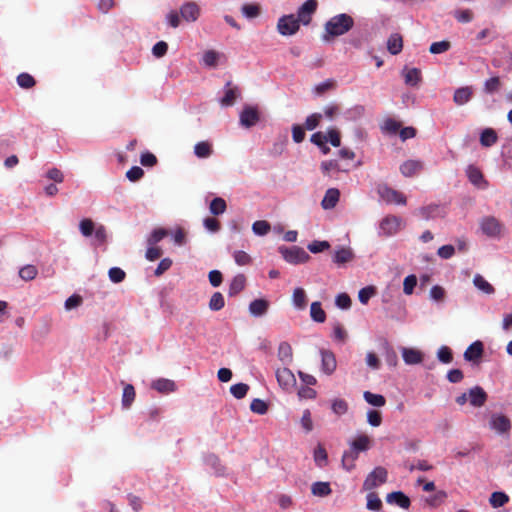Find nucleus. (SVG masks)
<instances>
[{
    "mask_svg": "<svg viewBox=\"0 0 512 512\" xmlns=\"http://www.w3.org/2000/svg\"><path fill=\"white\" fill-rule=\"evenodd\" d=\"M181 17L188 22H195L200 14L199 7L194 2H187L180 7Z\"/></svg>",
    "mask_w": 512,
    "mask_h": 512,
    "instance_id": "f3484780",
    "label": "nucleus"
},
{
    "mask_svg": "<svg viewBox=\"0 0 512 512\" xmlns=\"http://www.w3.org/2000/svg\"><path fill=\"white\" fill-rule=\"evenodd\" d=\"M318 7L317 0H306L297 10V19L303 25H308L311 22L312 15L316 12Z\"/></svg>",
    "mask_w": 512,
    "mask_h": 512,
    "instance_id": "1a4fd4ad",
    "label": "nucleus"
},
{
    "mask_svg": "<svg viewBox=\"0 0 512 512\" xmlns=\"http://www.w3.org/2000/svg\"><path fill=\"white\" fill-rule=\"evenodd\" d=\"M227 208L226 201L221 197L214 198L210 203V212L213 215H221Z\"/></svg>",
    "mask_w": 512,
    "mask_h": 512,
    "instance_id": "c03bdc74",
    "label": "nucleus"
},
{
    "mask_svg": "<svg viewBox=\"0 0 512 512\" xmlns=\"http://www.w3.org/2000/svg\"><path fill=\"white\" fill-rule=\"evenodd\" d=\"M248 390H249V386L245 383H237L230 387V393L236 399L244 398L246 396Z\"/></svg>",
    "mask_w": 512,
    "mask_h": 512,
    "instance_id": "603ef678",
    "label": "nucleus"
},
{
    "mask_svg": "<svg viewBox=\"0 0 512 512\" xmlns=\"http://www.w3.org/2000/svg\"><path fill=\"white\" fill-rule=\"evenodd\" d=\"M246 284V278L243 274H237L229 285L228 294L229 296H235L240 293Z\"/></svg>",
    "mask_w": 512,
    "mask_h": 512,
    "instance_id": "2f4dec72",
    "label": "nucleus"
},
{
    "mask_svg": "<svg viewBox=\"0 0 512 512\" xmlns=\"http://www.w3.org/2000/svg\"><path fill=\"white\" fill-rule=\"evenodd\" d=\"M327 452L321 445L314 450V460L317 466L324 467L327 464Z\"/></svg>",
    "mask_w": 512,
    "mask_h": 512,
    "instance_id": "6e6d98bb",
    "label": "nucleus"
},
{
    "mask_svg": "<svg viewBox=\"0 0 512 512\" xmlns=\"http://www.w3.org/2000/svg\"><path fill=\"white\" fill-rule=\"evenodd\" d=\"M329 248L330 243L326 240H314L307 245V249L313 254L321 253Z\"/></svg>",
    "mask_w": 512,
    "mask_h": 512,
    "instance_id": "a18cd8bd",
    "label": "nucleus"
},
{
    "mask_svg": "<svg viewBox=\"0 0 512 512\" xmlns=\"http://www.w3.org/2000/svg\"><path fill=\"white\" fill-rule=\"evenodd\" d=\"M339 197H340V192L338 189L329 188L325 192V195L321 201L322 208L325 210L333 209L337 205V203L339 201Z\"/></svg>",
    "mask_w": 512,
    "mask_h": 512,
    "instance_id": "4be33fe9",
    "label": "nucleus"
},
{
    "mask_svg": "<svg viewBox=\"0 0 512 512\" xmlns=\"http://www.w3.org/2000/svg\"><path fill=\"white\" fill-rule=\"evenodd\" d=\"M450 47V42L446 40L433 42L429 47V52L431 54H441L447 52L450 49Z\"/></svg>",
    "mask_w": 512,
    "mask_h": 512,
    "instance_id": "864d4df0",
    "label": "nucleus"
},
{
    "mask_svg": "<svg viewBox=\"0 0 512 512\" xmlns=\"http://www.w3.org/2000/svg\"><path fill=\"white\" fill-rule=\"evenodd\" d=\"M469 402L474 407H481L487 400V394L480 386L471 388L468 392Z\"/></svg>",
    "mask_w": 512,
    "mask_h": 512,
    "instance_id": "a211bd4d",
    "label": "nucleus"
},
{
    "mask_svg": "<svg viewBox=\"0 0 512 512\" xmlns=\"http://www.w3.org/2000/svg\"><path fill=\"white\" fill-rule=\"evenodd\" d=\"M37 273V268L34 265H26L19 270V276L25 281L33 280Z\"/></svg>",
    "mask_w": 512,
    "mask_h": 512,
    "instance_id": "5fc2aeb1",
    "label": "nucleus"
},
{
    "mask_svg": "<svg viewBox=\"0 0 512 512\" xmlns=\"http://www.w3.org/2000/svg\"><path fill=\"white\" fill-rule=\"evenodd\" d=\"M322 119V114L320 113H313L309 115L305 120V129L312 131L316 129L320 123V120Z\"/></svg>",
    "mask_w": 512,
    "mask_h": 512,
    "instance_id": "338daca9",
    "label": "nucleus"
},
{
    "mask_svg": "<svg viewBox=\"0 0 512 512\" xmlns=\"http://www.w3.org/2000/svg\"><path fill=\"white\" fill-rule=\"evenodd\" d=\"M135 399V389L133 385L127 384L123 389L122 395V406L123 408H129Z\"/></svg>",
    "mask_w": 512,
    "mask_h": 512,
    "instance_id": "a19ab883",
    "label": "nucleus"
},
{
    "mask_svg": "<svg viewBox=\"0 0 512 512\" xmlns=\"http://www.w3.org/2000/svg\"><path fill=\"white\" fill-rule=\"evenodd\" d=\"M230 84L231 82L226 83L225 87L227 89L225 90L224 96L220 99V104L224 107L232 106L237 97L240 96V92L237 87L228 88Z\"/></svg>",
    "mask_w": 512,
    "mask_h": 512,
    "instance_id": "bb28decb",
    "label": "nucleus"
},
{
    "mask_svg": "<svg viewBox=\"0 0 512 512\" xmlns=\"http://www.w3.org/2000/svg\"><path fill=\"white\" fill-rule=\"evenodd\" d=\"M167 231L164 228H157L152 231L150 236L147 239L148 245H156L160 242L164 237H166Z\"/></svg>",
    "mask_w": 512,
    "mask_h": 512,
    "instance_id": "e2e57ef3",
    "label": "nucleus"
},
{
    "mask_svg": "<svg viewBox=\"0 0 512 512\" xmlns=\"http://www.w3.org/2000/svg\"><path fill=\"white\" fill-rule=\"evenodd\" d=\"M437 358L443 364H449L453 361L452 350L448 346H441L437 351Z\"/></svg>",
    "mask_w": 512,
    "mask_h": 512,
    "instance_id": "09e8293b",
    "label": "nucleus"
},
{
    "mask_svg": "<svg viewBox=\"0 0 512 512\" xmlns=\"http://www.w3.org/2000/svg\"><path fill=\"white\" fill-rule=\"evenodd\" d=\"M483 350V343L481 341H475L471 345H469L466 351L464 352V359L469 362H475L479 358H481Z\"/></svg>",
    "mask_w": 512,
    "mask_h": 512,
    "instance_id": "412c9836",
    "label": "nucleus"
},
{
    "mask_svg": "<svg viewBox=\"0 0 512 512\" xmlns=\"http://www.w3.org/2000/svg\"><path fill=\"white\" fill-rule=\"evenodd\" d=\"M474 286L487 295L494 294L495 288L480 274H476L473 278Z\"/></svg>",
    "mask_w": 512,
    "mask_h": 512,
    "instance_id": "72a5a7b5",
    "label": "nucleus"
},
{
    "mask_svg": "<svg viewBox=\"0 0 512 512\" xmlns=\"http://www.w3.org/2000/svg\"><path fill=\"white\" fill-rule=\"evenodd\" d=\"M278 252L287 263L292 265L307 263L311 259L310 255L299 246H280Z\"/></svg>",
    "mask_w": 512,
    "mask_h": 512,
    "instance_id": "7ed1b4c3",
    "label": "nucleus"
},
{
    "mask_svg": "<svg viewBox=\"0 0 512 512\" xmlns=\"http://www.w3.org/2000/svg\"><path fill=\"white\" fill-rule=\"evenodd\" d=\"M79 229L83 236L89 237L95 231L94 222L91 219H83L79 223Z\"/></svg>",
    "mask_w": 512,
    "mask_h": 512,
    "instance_id": "bf43d9fd",
    "label": "nucleus"
},
{
    "mask_svg": "<svg viewBox=\"0 0 512 512\" xmlns=\"http://www.w3.org/2000/svg\"><path fill=\"white\" fill-rule=\"evenodd\" d=\"M354 19L347 13H340L324 24V32L321 35V40L325 43H329L335 38L342 36L349 32L354 27Z\"/></svg>",
    "mask_w": 512,
    "mask_h": 512,
    "instance_id": "f257e3e1",
    "label": "nucleus"
},
{
    "mask_svg": "<svg viewBox=\"0 0 512 512\" xmlns=\"http://www.w3.org/2000/svg\"><path fill=\"white\" fill-rule=\"evenodd\" d=\"M225 306L224 296L220 292H215L210 298L209 308L212 311H219Z\"/></svg>",
    "mask_w": 512,
    "mask_h": 512,
    "instance_id": "49530a36",
    "label": "nucleus"
},
{
    "mask_svg": "<svg viewBox=\"0 0 512 512\" xmlns=\"http://www.w3.org/2000/svg\"><path fill=\"white\" fill-rule=\"evenodd\" d=\"M300 28V21L295 15H283L277 23L278 32L283 36L294 35Z\"/></svg>",
    "mask_w": 512,
    "mask_h": 512,
    "instance_id": "423d86ee",
    "label": "nucleus"
},
{
    "mask_svg": "<svg viewBox=\"0 0 512 512\" xmlns=\"http://www.w3.org/2000/svg\"><path fill=\"white\" fill-rule=\"evenodd\" d=\"M219 53L215 50H208L203 54L202 63L206 67L215 68L218 64Z\"/></svg>",
    "mask_w": 512,
    "mask_h": 512,
    "instance_id": "79ce46f5",
    "label": "nucleus"
},
{
    "mask_svg": "<svg viewBox=\"0 0 512 512\" xmlns=\"http://www.w3.org/2000/svg\"><path fill=\"white\" fill-rule=\"evenodd\" d=\"M35 79L28 73H21L17 76V84L24 89L32 88L35 85Z\"/></svg>",
    "mask_w": 512,
    "mask_h": 512,
    "instance_id": "13d9d810",
    "label": "nucleus"
},
{
    "mask_svg": "<svg viewBox=\"0 0 512 512\" xmlns=\"http://www.w3.org/2000/svg\"><path fill=\"white\" fill-rule=\"evenodd\" d=\"M108 277L113 283H121L126 277V273L119 267H112L108 271Z\"/></svg>",
    "mask_w": 512,
    "mask_h": 512,
    "instance_id": "052dcab7",
    "label": "nucleus"
},
{
    "mask_svg": "<svg viewBox=\"0 0 512 512\" xmlns=\"http://www.w3.org/2000/svg\"><path fill=\"white\" fill-rule=\"evenodd\" d=\"M422 167L421 162L415 160H407L400 166V171L403 176L411 177L416 174Z\"/></svg>",
    "mask_w": 512,
    "mask_h": 512,
    "instance_id": "473e14b6",
    "label": "nucleus"
},
{
    "mask_svg": "<svg viewBox=\"0 0 512 512\" xmlns=\"http://www.w3.org/2000/svg\"><path fill=\"white\" fill-rule=\"evenodd\" d=\"M366 507L371 511H379L382 507V502L376 493L370 492L367 495Z\"/></svg>",
    "mask_w": 512,
    "mask_h": 512,
    "instance_id": "4d7b16f0",
    "label": "nucleus"
},
{
    "mask_svg": "<svg viewBox=\"0 0 512 512\" xmlns=\"http://www.w3.org/2000/svg\"><path fill=\"white\" fill-rule=\"evenodd\" d=\"M363 397L368 404L374 407H383L386 404V399L381 394H374L370 391H365Z\"/></svg>",
    "mask_w": 512,
    "mask_h": 512,
    "instance_id": "4c0bfd02",
    "label": "nucleus"
},
{
    "mask_svg": "<svg viewBox=\"0 0 512 512\" xmlns=\"http://www.w3.org/2000/svg\"><path fill=\"white\" fill-rule=\"evenodd\" d=\"M387 477V470L382 466H378L367 475L363 483V489L366 491L372 490L377 486L384 484L387 481Z\"/></svg>",
    "mask_w": 512,
    "mask_h": 512,
    "instance_id": "39448f33",
    "label": "nucleus"
},
{
    "mask_svg": "<svg viewBox=\"0 0 512 512\" xmlns=\"http://www.w3.org/2000/svg\"><path fill=\"white\" fill-rule=\"evenodd\" d=\"M293 305L297 309H304L306 307V293L302 288H296L292 295Z\"/></svg>",
    "mask_w": 512,
    "mask_h": 512,
    "instance_id": "ea45409f",
    "label": "nucleus"
},
{
    "mask_svg": "<svg viewBox=\"0 0 512 512\" xmlns=\"http://www.w3.org/2000/svg\"><path fill=\"white\" fill-rule=\"evenodd\" d=\"M270 224L265 220H258L252 224V231L258 236H264L270 231Z\"/></svg>",
    "mask_w": 512,
    "mask_h": 512,
    "instance_id": "8fccbe9b",
    "label": "nucleus"
},
{
    "mask_svg": "<svg viewBox=\"0 0 512 512\" xmlns=\"http://www.w3.org/2000/svg\"><path fill=\"white\" fill-rule=\"evenodd\" d=\"M240 124L245 128L253 127L260 120L259 112L256 107L244 106L239 116Z\"/></svg>",
    "mask_w": 512,
    "mask_h": 512,
    "instance_id": "9b49d317",
    "label": "nucleus"
},
{
    "mask_svg": "<svg viewBox=\"0 0 512 512\" xmlns=\"http://www.w3.org/2000/svg\"><path fill=\"white\" fill-rule=\"evenodd\" d=\"M250 409L252 412L256 414L264 415L268 411V405L264 400L255 398L252 400L250 404Z\"/></svg>",
    "mask_w": 512,
    "mask_h": 512,
    "instance_id": "3c124183",
    "label": "nucleus"
},
{
    "mask_svg": "<svg viewBox=\"0 0 512 512\" xmlns=\"http://www.w3.org/2000/svg\"><path fill=\"white\" fill-rule=\"evenodd\" d=\"M310 316L313 321L323 323L326 320V313L322 309L321 303L315 301L310 306Z\"/></svg>",
    "mask_w": 512,
    "mask_h": 512,
    "instance_id": "c9c22d12",
    "label": "nucleus"
},
{
    "mask_svg": "<svg viewBox=\"0 0 512 512\" xmlns=\"http://www.w3.org/2000/svg\"><path fill=\"white\" fill-rule=\"evenodd\" d=\"M480 228L486 236L490 238H499L503 227L495 217L487 216L481 220Z\"/></svg>",
    "mask_w": 512,
    "mask_h": 512,
    "instance_id": "0eeeda50",
    "label": "nucleus"
},
{
    "mask_svg": "<svg viewBox=\"0 0 512 512\" xmlns=\"http://www.w3.org/2000/svg\"><path fill=\"white\" fill-rule=\"evenodd\" d=\"M241 11L242 14L248 19L255 18L260 14V8L256 4H244L241 8Z\"/></svg>",
    "mask_w": 512,
    "mask_h": 512,
    "instance_id": "0e129e2a",
    "label": "nucleus"
},
{
    "mask_svg": "<svg viewBox=\"0 0 512 512\" xmlns=\"http://www.w3.org/2000/svg\"><path fill=\"white\" fill-rule=\"evenodd\" d=\"M379 197L388 204H406V197L399 191L392 189L387 184H379L376 188Z\"/></svg>",
    "mask_w": 512,
    "mask_h": 512,
    "instance_id": "20e7f679",
    "label": "nucleus"
},
{
    "mask_svg": "<svg viewBox=\"0 0 512 512\" xmlns=\"http://www.w3.org/2000/svg\"><path fill=\"white\" fill-rule=\"evenodd\" d=\"M336 87V82L333 79H327L314 87V93L318 96L323 95L329 90H333Z\"/></svg>",
    "mask_w": 512,
    "mask_h": 512,
    "instance_id": "de8ad7c7",
    "label": "nucleus"
},
{
    "mask_svg": "<svg viewBox=\"0 0 512 512\" xmlns=\"http://www.w3.org/2000/svg\"><path fill=\"white\" fill-rule=\"evenodd\" d=\"M473 96V90L469 86L460 87L455 90L453 101L456 105L462 106L467 104Z\"/></svg>",
    "mask_w": 512,
    "mask_h": 512,
    "instance_id": "b1692460",
    "label": "nucleus"
},
{
    "mask_svg": "<svg viewBox=\"0 0 512 512\" xmlns=\"http://www.w3.org/2000/svg\"><path fill=\"white\" fill-rule=\"evenodd\" d=\"M204 462L205 464L210 467L213 472L220 476V475H223L224 472H225V468L224 466L221 464L220 462V459L217 455L213 454V453H210V454H207L205 457H204Z\"/></svg>",
    "mask_w": 512,
    "mask_h": 512,
    "instance_id": "cd10ccee",
    "label": "nucleus"
},
{
    "mask_svg": "<svg viewBox=\"0 0 512 512\" xmlns=\"http://www.w3.org/2000/svg\"><path fill=\"white\" fill-rule=\"evenodd\" d=\"M311 492L314 496L325 497L331 494L332 490L328 482H315L312 484Z\"/></svg>",
    "mask_w": 512,
    "mask_h": 512,
    "instance_id": "e433bc0d",
    "label": "nucleus"
},
{
    "mask_svg": "<svg viewBox=\"0 0 512 512\" xmlns=\"http://www.w3.org/2000/svg\"><path fill=\"white\" fill-rule=\"evenodd\" d=\"M498 140L496 131L492 128H485L480 134V144L483 147H491Z\"/></svg>",
    "mask_w": 512,
    "mask_h": 512,
    "instance_id": "7c9ffc66",
    "label": "nucleus"
},
{
    "mask_svg": "<svg viewBox=\"0 0 512 512\" xmlns=\"http://www.w3.org/2000/svg\"><path fill=\"white\" fill-rule=\"evenodd\" d=\"M213 153L212 144L208 141H201L194 146V155L199 159H207Z\"/></svg>",
    "mask_w": 512,
    "mask_h": 512,
    "instance_id": "c756f323",
    "label": "nucleus"
},
{
    "mask_svg": "<svg viewBox=\"0 0 512 512\" xmlns=\"http://www.w3.org/2000/svg\"><path fill=\"white\" fill-rule=\"evenodd\" d=\"M370 448V438L367 435H359L350 442L349 450L344 451L342 455V466L347 471H351L361 452H365Z\"/></svg>",
    "mask_w": 512,
    "mask_h": 512,
    "instance_id": "f03ea898",
    "label": "nucleus"
},
{
    "mask_svg": "<svg viewBox=\"0 0 512 512\" xmlns=\"http://www.w3.org/2000/svg\"><path fill=\"white\" fill-rule=\"evenodd\" d=\"M403 40L400 34L393 33L387 40V49L392 55H397L402 51Z\"/></svg>",
    "mask_w": 512,
    "mask_h": 512,
    "instance_id": "c85d7f7f",
    "label": "nucleus"
},
{
    "mask_svg": "<svg viewBox=\"0 0 512 512\" xmlns=\"http://www.w3.org/2000/svg\"><path fill=\"white\" fill-rule=\"evenodd\" d=\"M320 356H321V370L323 371V373H325L327 375H331L337 367L335 354L330 350L321 349Z\"/></svg>",
    "mask_w": 512,
    "mask_h": 512,
    "instance_id": "ddd939ff",
    "label": "nucleus"
},
{
    "mask_svg": "<svg viewBox=\"0 0 512 512\" xmlns=\"http://www.w3.org/2000/svg\"><path fill=\"white\" fill-rule=\"evenodd\" d=\"M453 15L455 19L460 23H469L473 19V14L469 9L455 10Z\"/></svg>",
    "mask_w": 512,
    "mask_h": 512,
    "instance_id": "774afa93",
    "label": "nucleus"
},
{
    "mask_svg": "<svg viewBox=\"0 0 512 512\" xmlns=\"http://www.w3.org/2000/svg\"><path fill=\"white\" fill-rule=\"evenodd\" d=\"M375 293H376L375 287H373V286L364 287L358 293L359 301L362 304H367L369 302V300L371 299V297L373 295H375Z\"/></svg>",
    "mask_w": 512,
    "mask_h": 512,
    "instance_id": "69168bd1",
    "label": "nucleus"
},
{
    "mask_svg": "<svg viewBox=\"0 0 512 512\" xmlns=\"http://www.w3.org/2000/svg\"><path fill=\"white\" fill-rule=\"evenodd\" d=\"M275 374L277 382L283 389L290 390L295 386L296 378L287 366L276 369Z\"/></svg>",
    "mask_w": 512,
    "mask_h": 512,
    "instance_id": "9d476101",
    "label": "nucleus"
},
{
    "mask_svg": "<svg viewBox=\"0 0 512 512\" xmlns=\"http://www.w3.org/2000/svg\"><path fill=\"white\" fill-rule=\"evenodd\" d=\"M151 387L159 393L168 394L176 390V384L173 380L159 378L152 382Z\"/></svg>",
    "mask_w": 512,
    "mask_h": 512,
    "instance_id": "a878e982",
    "label": "nucleus"
},
{
    "mask_svg": "<svg viewBox=\"0 0 512 512\" xmlns=\"http://www.w3.org/2000/svg\"><path fill=\"white\" fill-rule=\"evenodd\" d=\"M489 426L498 434H505L510 432L512 425L510 419L506 415L494 413L490 417Z\"/></svg>",
    "mask_w": 512,
    "mask_h": 512,
    "instance_id": "6e6552de",
    "label": "nucleus"
},
{
    "mask_svg": "<svg viewBox=\"0 0 512 512\" xmlns=\"http://www.w3.org/2000/svg\"><path fill=\"white\" fill-rule=\"evenodd\" d=\"M466 175L469 181L476 187L485 189L488 186L487 181L484 179L483 173L474 165H469L466 169Z\"/></svg>",
    "mask_w": 512,
    "mask_h": 512,
    "instance_id": "2eb2a0df",
    "label": "nucleus"
},
{
    "mask_svg": "<svg viewBox=\"0 0 512 512\" xmlns=\"http://www.w3.org/2000/svg\"><path fill=\"white\" fill-rule=\"evenodd\" d=\"M269 307L270 303L268 300L259 298L250 302L248 311L251 316L259 318L267 314Z\"/></svg>",
    "mask_w": 512,
    "mask_h": 512,
    "instance_id": "4468645a",
    "label": "nucleus"
},
{
    "mask_svg": "<svg viewBox=\"0 0 512 512\" xmlns=\"http://www.w3.org/2000/svg\"><path fill=\"white\" fill-rule=\"evenodd\" d=\"M401 219L397 216H387L380 222L379 234L385 236L394 235L400 228Z\"/></svg>",
    "mask_w": 512,
    "mask_h": 512,
    "instance_id": "f8f14e48",
    "label": "nucleus"
},
{
    "mask_svg": "<svg viewBox=\"0 0 512 512\" xmlns=\"http://www.w3.org/2000/svg\"><path fill=\"white\" fill-rule=\"evenodd\" d=\"M489 501L494 508H498L504 506L509 501V497L504 492L496 491L491 494Z\"/></svg>",
    "mask_w": 512,
    "mask_h": 512,
    "instance_id": "37998d69",
    "label": "nucleus"
},
{
    "mask_svg": "<svg viewBox=\"0 0 512 512\" xmlns=\"http://www.w3.org/2000/svg\"><path fill=\"white\" fill-rule=\"evenodd\" d=\"M404 81L406 85L416 87L422 80L421 71L418 68H407L405 67L402 71Z\"/></svg>",
    "mask_w": 512,
    "mask_h": 512,
    "instance_id": "5701e85b",
    "label": "nucleus"
},
{
    "mask_svg": "<svg viewBox=\"0 0 512 512\" xmlns=\"http://www.w3.org/2000/svg\"><path fill=\"white\" fill-rule=\"evenodd\" d=\"M383 349H384V355H385V360H386L387 364L390 367H395L398 363V357H397L395 350L387 341H384Z\"/></svg>",
    "mask_w": 512,
    "mask_h": 512,
    "instance_id": "58836bf2",
    "label": "nucleus"
},
{
    "mask_svg": "<svg viewBox=\"0 0 512 512\" xmlns=\"http://www.w3.org/2000/svg\"><path fill=\"white\" fill-rule=\"evenodd\" d=\"M502 87L501 80L498 76H492L484 82L483 92L492 95L500 91Z\"/></svg>",
    "mask_w": 512,
    "mask_h": 512,
    "instance_id": "f704fd0d",
    "label": "nucleus"
},
{
    "mask_svg": "<svg viewBox=\"0 0 512 512\" xmlns=\"http://www.w3.org/2000/svg\"><path fill=\"white\" fill-rule=\"evenodd\" d=\"M277 356L284 366H289L293 361L291 345L285 341L281 342L278 346Z\"/></svg>",
    "mask_w": 512,
    "mask_h": 512,
    "instance_id": "393cba45",
    "label": "nucleus"
},
{
    "mask_svg": "<svg viewBox=\"0 0 512 512\" xmlns=\"http://www.w3.org/2000/svg\"><path fill=\"white\" fill-rule=\"evenodd\" d=\"M354 257V252L350 247L339 246L334 251L332 261L338 266H340L352 261Z\"/></svg>",
    "mask_w": 512,
    "mask_h": 512,
    "instance_id": "dca6fc26",
    "label": "nucleus"
},
{
    "mask_svg": "<svg viewBox=\"0 0 512 512\" xmlns=\"http://www.w3.org/2000/svg\"><path fill=\"white\" fill-rule=\"evenodd\" d=\"M386 501L389 504H395L403 509H408L411 504L409 497L402 491H394L387 494Z\"/></svg>",
    "mask_w": 512,
    "mask_h": 512,
    "instance_id": "6ab92c4d",
    "label": "nucleus"
},
{
    "mask_svg": "<svg viewBox=\"0 0 512 512\" xmlns=\"http://www.w3.org/2000/svg\"><path fill=\"white\" fill-rule=\"evenodd\" d=\"M402 358L407 365H416L422 362L423 354L421 351L414 348L403 347L401 349Z\"/></svg>",
    "mask_w": 512,
    "mask_h": 512,
    "instance_id": "aec40b11",
    "label": "nucleus"
},
{
    "mask_svg": "<svg viewBox=\"0 0 512 512\" xmlns=\"http://www.w3.org/2000/svg\"><path fill=\"white\" fill-rule=\"evenodd\" d=\"M383 132L396 134L400 129V123L392 118H387L381 126Z\"/></svg>",
    "mask_w": 512,
    "mask_h": 512,
    "instance_id": "680f3d73",
    "label": "nucleus"
}]
</instances>
